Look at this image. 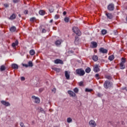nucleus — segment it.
<instances>
[{"instance_id": "f257e3e1", "label": "nucleus", "mask_w": 127, "mask_h": 127, "mask_svg": "<svg viewBox=\"0 0 127 127\" xmlns=\"http://www.w3.org/2000/svg\"><path fill=\"white\" fill-rule=\"evenodd\" d=\"M105 89H110L113 87V82L110 80H106L103 85Z\"/></svg>"}, {"instance_id": "f03ea898", "label": "nucleus", "mask_w": 127, "mask_h": 127, "mask_svg": "<svg viewBox=\"0 0 127 127\" xmlns=\"http://www.w3.org/2000/svg\"><path fill=\"white\" fill-rule=\"evenodd\" d=\"M75 73L78 76H84L85 75V70L83 68H78L76 69Z\"/></svg>"}, {"instance_id": "7ed1b4c3", "label": "nucleus", "mask_w": 127, "mask_h": 127, "mask_svg": "<svg viewBox=\"0 0 127 127\" xmlns=\"http://www.w3.org/2000/svg\"><path fill=\"white\" fill-rule=\"evenodd\" d=\"M72 30L76 35H78V36H80L81 35V31H80V30L79 28L77 27H73L72 28Z\"/></svg>"}, {"instance_id": "20e7f679", "label": "nucleus", "mask_w": 127, "mask_h": 127, "mask_svg": "<svg viewBox=\"0 0 127 127\" xmlns=\"http://www.w3.org/2000/svg\"><path fill=\"white\" fill-rule=\"evenodd\" d=\"M107 8L108 10H110V11H113L114 9H115V4L113 3H110L108 5Z\"/></svg>"}, {"instance_id": "39448f33", "label": "nucleus", "mask_w": 127, "mask_h": 127, "mask_svg": "<svg viewBox=\"0 0 127 127\" xmlns=\"http://www.w3.org/2000/svg\"><path fill=\"white\" fill-rule=\"evenodd\" d=\"M89 125L91 127H96V126H97V124L96 123L95 121L93 120H91L89 121Z\"/></svg>"}, {"instance_id": "423d86ee", "label": "nucleus", "mask_w": 127, "mask_h": 127, "mask_svg": "<svg viewBox=\"0 0 127 127\" xmlns=\"http://www.w3.org/2000/svg\"><path fill=\"white\" fill-rule=\"evenodd\" d=\"M99 52L103 54H107V53H108V50L104 48H100L99 49Z\"/></svg>"}, {"instance_id": "0eeeda50", "label": "nucleus", "mask_w": 127, "mask_h": 127, "mask_svg": "<svg viewBox=\"0 0 127 127\" xmlns=\"http://www.w3.org/2000/svg\"><path fill=\"white\" fill-rule=\"evenodd\" d=\"M32 99H33L35 100V103H36V104H39V103H40V99L38 97H36L35 96H32Z\"/></svg>"}, {"instance_id": "6e6552de", "label": "nucleus", "mask_w": 127, "mask_h": 127, "mask_svg": "<svg viewBox=\"0 0 127 127\" xmlns=\"http://www.w3.org/2000/svg\"><path fill=\"white\" fill-rule=\"evenodd\" d=\"M106 15L107 18H108V19H112L113 17H114L113 14H112L111 13L106 12Z\"/></svg>"}, {"instance_id": "1a4fd4ad", "label": "nucleus", "mask_w": 127, "mask_h": 127, "mask_svg": "<svg viewBox=\"0 0 127 127\" xmlns=\"http://www.w3.org/2000/svg\"><path fill=\"white\" fill-rule=\"evenodd\" d=\"M93 71L95 73H98V72H100V68H99V65H95L93 68Z\"/></svg>"}, {"instance_id": "9d476101", "label": "nucleus", "mask_w": 127, "mask_h": 127, "mask_svg": "<svg viewBox=\"0 0 127 127\" xmlns=\"http://www.w3.org/2000/svg\"><path fill=\"white\" fill-rule=\"evenodd\" d=\"M1 103L2 105H3L4 106H5V107H8V106H10V104L8 102H6L5 101L2 100L1 101Z\"/></svg>"}, {"instance_id": "9b49d317", "label": "nucleus", "mask_w": 127, "mask_h": 127, "mask_svg": "<svg viewBox=\"0 0 127 127\" xmlns=\"http://www.w3.org/2000/svg\"><path fill=\"white\" fill-rule=\"evenodd\" d=\"M64 75H65V77L67 80L70 79V74H69V73H68V71L65 70L64 71Z\"/></svg>"}, {"instance_id": "f8f14e48", "label": "nucleus", "mask_w": 127, "mask_h": 127, "mask_svg": "<svg viewBox=\"0 0 127 127\" xmlns=\"http://www.w3.org/2000/svg\"><path fill=\"white\" fill-rule=\"evenodd\" d=\"M67 93L68 95H70V97H76V94L71 90H68Z\"/></svg>"}, {"instance_id": "ddd939ff", "label": "nucleus", "mask_w": 127, "mask_h": 127, "mask_svg": "<svg viewBox=\"0 0 127 127\" xmlns=\"http://www.w3.org/2000/svg\"><path fill=\"white\" fill-rule=\"evenodd\" d=\"M79 42H80V40L79 39V37L78 36H75V40H74V43L76 45L77 44H79Z\"/></svg>"}, {"instance_id": "4468645a", "label": "nucleus", "mask_w": 127, "mask_h": 127, "mask_svg": "<svg viewBox=\"0 0 127 127\" xmlns=\"http://www.w3.org/2000/svg\"><path fill=\"white\" fill-rule=\"evenodd\" d=\"M55 64H64L63 61L60 59H57L55 61Z\"/></svg>"}, {"instance_id": "2eb2a0df", "label": "nucleus", "mask_w": 127, "mask_h": 127, "mask_svg": "<svg viewBox=\"0 0 127 127\" xmlns=\"http://www.w3.org/2000/svg\"><path fill=\"white\" fill-rule=\"evenodd\" d=\"M15 18H16V15L13 13L10 16L9 19H10V20H13V19H15Z\"/></svg>"}, {"instance_id": "dca6fc26", "label": "nucleus", "mask_w": 127, "mask_h": 127, "mask_svg": "<svg viewBox=\"0 0 127 127\" xmlns=\"http://www.w3.org/2000/svg\"><path fill=\"white\" fill-rule=\"evenodd\" d=\"M9 30L11 32H15V31H16V27L15 26H12L10 28Z\"/></svg>"}, {"instance_id": "f3484780", "label": "nucleus", "mask_w": 127, "mask_h": 127, "mask_svg": "<svg viewBox=\"0 0 127 127\" xmlns=\"http://www.w3.org/2000/svg\"><path fill=\"white\" fill-rule=\"evenodd\" d=\"M120 69H124L126 68V65H125V64L124 63H121L120 64Z\"/></svg>"}, {"instance_id": "a211bd4d", "label": "nucleus", "mask_w": 127, "mask_h": 127, "mask_svg": "<svg viewBox=\"0 0 127 127\" xmlns=\"http://www.w3.org/2000/svg\"><path fill=\"white\" fill-rule=\"evenodd\" d=\"M18 45V40H16L14 43L12 44V47H15V46H17Z\"/></svg>"}, {"instance_id": "6ab92c4d", "label": "nucleus", "mask_w": 127, "mask_h": 127, "mask_svg": "<svg viewBox=\"0 0 127 127\" xmlns=\"http://www.w3.org/2000/svg\"><path fill=\"white\" fill-rule=\"evenodd\" d=\"M108 59L109 60H110V61H113V60L115 59V56L111 55L109 57Z\"/></svg>"}, {"instance_id": "aec40b11", "label": "nucleus", "mask_w": 127, "mask_h": 127, "mask_svg": "<svg viewBox=\"0 0 127 127\" xmlns=\"http://www.w3.org/2000/svg\"><path fill=\"white\" fill-rule=\"evenodd\" d=\"M12 68L13 69H18V65L14 64H12Z\"/></svg>"}, {"instance_id": "412c9836", "label": "nucleus", "mask_w": 127, "mask_h": 127, "mask_svg": "<svg viewBox=\"0 0 127 127\" xmlns=\"http://www.w3.org/2000/svg\"><path fill=\"white\" fill-rule=\"evenodd\" d=\"M29 53H30V55L33 56V55L35 54V51H34V50H31L29 52Z\"/></svg>"}, {"instance_id": "4be33fe9", "label": "nucleus", "mask_w": 127, "mask_h": 127, "mask_svg": "<svg viewBox=\"0 0 127 127\" xmlns=\"http://www.w3.org/2000/svg\"><path fill=\"white\" fill-rule=\"evenodd\" d=\"M91 44L93 45V48H96L97 46H98L97 43L95 42H91Z\"/></svg>"}, {"instance_id": "5701e85b", "label": "nucleus", "mask_w": 127, "mask_h": 127, "mask_svg": "<svg viewBox=\"0 0 127 127\" xmlns=\"http://www.w3.org/2000/svg\"><path fill=\"white\" fill-rule=\"evenodd\" d=\"M39 13L40 15H44V14H45V11L41 10L39 11Z\"/></svg>"}, {"instance_id": "b1692460", "label": "nucleus", "mask_w": 127, "mask_h": 127, "mask_svg": "<svg viewBox=\"0 0 127 127\" xmlns=\"http://www.w3.org/2000/svg\"><path fill=\"white\" fill-rule=\"evenodd\" d=\"M92 60H93V61H95V62L98 61V56H93L92 57Z\"/></svg>"}, {"instance_id": "393cba45", "label": "nucleus", "mask_w": 127, "mask_h": 127, "mask_svg": "<svg viewBox=\"0 0 127 127\" xmlns=\"http://www.w3.org/2000/svg\"><path fill=\"white\" fill-rule=\"evenodd\" d=\"M55 44L57 46L60 45L61 44V41L58 40L55 42Z\"/></svg>"}, {"instance_id": "a878e982", "label": "nucleus", "mask_w": 127, "mask_h": 127, "mask_svg": "<svg viewBox=\"0 0 127 127\" xmlns=\"http://www.w3.org/2000/svg\"><path fill=\"white\" fill-rule=\"evenodd\" d=\"M73 92H74V93H75L76 94H78V93H79V89H78V88L77 87H75L73 89Z\"/></svg>"}, {"instance_id": "bb28decb", "label": "nucleus", "mask_w": 127, "mask_h": 127, "mask_svg": "<svg viewBox=\"0 0 127 127\" xmlns=\"http://www.w3.org/2000/svg\"><path fill=\"white\" fill-rule=\"evenodd\" d=\"M28 65L29 67H33V64L32 63V62L29 61L28 63Z\"/></svg>"}, {"instance_id": "cd10ccee", "label": "nucleus", "mask_w": 127, "mask_h": 127, "mask_svg": "<svg viewBox=\"0 0 127 127\" xmlns=\"http://www.w3.org/2000/svg\"><path fill=\"white\" fill-rule=\"evenodd\" d=\"M105 78L106 79H108V80H112V76L111 75H105Z\"/></svg>"}, {"instance_id": "c85d7f7f", "label": "nucleus", "mask_w": 127, "mask_h": 127, "mask_svg": "<svg viewBox=\"0 0 127 127\" xmlns=\"http://www.w3.org/2000/svg\"><path fill=\"white\" fill-rule=\"evenodd\" d=\"M101 33L103 35H105V34H107V30L103 29L101 31Z\"/></svg>"}, {"instance_id": "c756f323", "label": "nucleus", "mask_w": 127, "mask_h": 127, "mask_svg": "<svg viewBox=\"0 0 127 127\" xmlns=\"http://www.w3.org/2000/svg\"><path fill=\"white\" fill-rule=\"evenodd\" d=\"M85 72L86 73H90L91 72V68L90 67H87L85 69Z\"/></svg>"}, {"instance_id": "7c9ffc66", "label": "nucleus", "mask_w": 127, "mask_h": 127, "mask_svg": "<svg viewBox=\"0 0 127 127\" xmlns=\"http://www.w3.org/2000/svg\"><path fill=\"white\" fill-rule=\"evenodd\" d=\"M66 122L70 124V123H72V118H68L66 120Z\"/></svg>"}, {"instance_id": "2f4dec72", "label": "nucleus", "mask_w": 127, "mask_h": 127, "mask_svg": "<svg viewBox=\"0 0 127 127\" xmlns=\"http://www.w3.org/2000/svg\"><path fill=\"white\" fill-rule=\"evenodd\" d=\"M69 20H70V18L68 17H66L64 18L65 22H69Z\"/></svg>"}, {"instance_id": "473e14b6", "label": "nucleus", "mask_w": 127, "mask_h": 127, "mask_svg": "<svg viewBox=\"0 0 127 127\" xmlns=\"http://www.w3.org/2000/svg\"><path fill=\"white\" fill-rule=\"evenodd\" d=\"M36 19V18H35V17H33L30 19V21H31V22H33Z\"/></svg>"}, {"instance_id": "72a5a7b5", "label": "nucleus", "mask_w": 127, "mask_h": 127, "mask_svg": "<svg viewBox=\"0 0 127 127\" xmlns=\"http://www.w3.org/2000/svg\"><path fill=\"white\" fill-rule=\"evenodd\" d=\"M95 76L96 79H97V80L100 79V76H99V73L96 74Z\"/></svg>"}, {"instance_id": "f704fd0d", "label": "nucleus", "mask_w": 127, "mask_h": 127, "mask_svg": "<svg viewBox=\"0 0 127 127\" xmlns=\"http://www.w3.org/2000/svg\"><path fill=\"white\" fill-rule=\"evenodd\" d=\"M4 70H5V66L1 65L0 67V71H4Z\"/></svg>"}, {"instance_id": "c9c22d12", "label": "nucleus", "mask_w": 127, "mask_h": 127, "mask_svg": "<svg viewBox=\"0 0 127 127\" xmlns=\"http://www.w3.org/2000/svg\"><path fill=\"white\" fill-rule=\"evenodd\" d=\"M92 91H93V89H88V88H86L85 89V92H92Z\"/></svg>"}, {"instance_id": "e433bc0d", "label": "nucleus", "mask_w": 127, "mask_h": 127, "mask_svg": "<svg viewBox=\"0 0 127 127\" xmlns=\"http://www.w3.org/2000/svg\"><path fill=\"white\" fill-rule=\"evenodd\" d=\"M126 59H124V58H123L122 59V62H121V63H123V64H125V63H126Z\"/></svg>"}, {"instance_id": "4c0bfd02", "label": "nucleus", "mask_w": 127, "mask_h": 127, "mask_svg": "<svg viewBox=\"0 0 127 127\" xmlns=\"http://www.w3.org/2000/svg\"><path fill=\"white\" fill-rule=\"evenodd\" d=\"M40 111L41 113H44L45 114V111H44L43 108H40Z\"/></svg>"}, {"instance_id": "58836bf2", "label": "nucleus", "mask_w": 127, "mask_h": 127, "mask_svg": "<svg viewBox=\"0 0 127 127\" xmlns=\"http://www.w3.org/2000/svg\"><path fill=\"white\" fill-rule=\"evenodd\" d=\"M83 84H84V82L83 81H80L79 83V85L81 87V86H83Z\"/></svg>"}, {"instance_id": "ea45409f", "label": "nucleus", "mask_w": 127, "mask_h": 127, "mask_svg": "<svg viewBox=\"0 0 127 127\" xmlns=\"http://www.w3.org/2000/svg\"><path fill=\"white\" fill-rule=\"evenodd\" d=\"M42 33H46V30L45 29H43L42 31Z\"/></svg>"}, {"instance_id": "a19ab883", "label": "nucleus", "mask_w": 127, "mask_h": 127, "mask_svg": "<svg viewBox=\"0 0 127 127\" xmlns=\"http://www.w3.org/2000/svg\"><path fill=\"white\" fill-rule=\"evenodd\" d=\"M55 19H58L59 18V15H56L55 16Z\"/></svg>"}, {"instance_id": "79ce46f5", "label": "nucleus", "mask_w": 127, "mask_h": 127, "mask_svg": "<svg viewBox=\"0 0 127 127\" xmlns=\"http://www.w3.org/2000/svg\"><path fill=\"white\" fill-rule=\"evenodd\" d=\"M20 126L21 127H25V126H24V124H23V123H21Z\"/></svg>"}, {"instance_id": "37998d69", "label": "nucleus", "mask_w": 127, "mask_h": 127, "mask_svg": "<svg viewBox=\"0 0 127 127\" xmlns=\"http://www.w3.org/2000/svg\"><path fill=\"white\" fill-rule=\"evenodd\" d=\"M55 70L57 71V72H60V69L59 68H55Z\"/></svg>"}, {"instance_id": "c03bdc74", "label": "nucleus", "mask_w": 127, "mask_h": 127, "mask_svg": "<svg viewBox=\"0 0 127 127\" xmlns=\"http://www.w3.org/2000/svg\"><path fill=\"white\" fill-rule=\"evenodd\" d=\"M97 96H98V97H99V98H101V97H102V96H103L102 94H101V93H98V94H97Z\"/></svg>"}, {"instance_id": "a18cd8bd", "label": "nucleus", "mask_w": 127, "mask_h": 127, "mask_svg": "<svg viewBox=\"0 0 127 127\" xmlns=\"http://www.w3.org/2000/svg\"><path fill=\"white\" fill-rule=\"evenodd\" d=\"M23 66H24V67H26V68H27V67H29L28 64H23Z\"/></svg>"}, {"instance_id": "49530a36", "label": "nucleus", "mask_w": 127, "mask_h": 127, "mask_svg": "<svg viewBox=\"0 0 127 127\" xmlns=\"http://www.w3.org/2000/svg\"><path fill=\"white\" fill-rule=\"evenodd\" d=\"M24 13L25 14H27V13H28V10H25L24 11Z\"/></svg>"}, {"instance_id": "de8ad7c7", "label": "nucleus", "mask_w": 127, "mask_h": 127, "mask_svg": "<svg viewBox=\"0 0 127 127\" xmlns=\"http://www.w3.org/2000/svg\"><path fill=\"white\" fill-rule=\"evenodd\" d=\"M21 81H25V78L24 77H21Z\"/></svg>"}, {"instance_id": "09e8293b", "label": "nucleus", "mask_w": 127, "mask_h": 127, "mask_svg": "<svg viewBox=\"0 0 127 127\" xmlns=\"http://www.w3.org/2000/svg\"><path fill=\"white\" fill-rule=\"evenodd\" d=\"M13 1L15 3H16V2H18V1H19V0H13Z\"/></svg>"}, {"instance_id": "8fccbe9b", "label": "nucleus", "mask_w": 127, "mask_h": 127, "mask_svg": "<svg viewBox=\"0 0 127 127\" xmlns=\"http://www.w3.org/2000/svg\"><path fill=\"white\" fill-rule=\"evenodd\" d=\"M4 6H5V7H8L9 5L8 4H4Z\"/></svg>"}, {"instance_id": "3c124183", "label": "nucleus", "mask_w": 127, "mask_h": 127, "mask_svg": "<svg viewBox=\"0 0 127 127\" xmlns=\"http://www.w3.org/2000/svg\"><path fill=\"white\" fill-rule=\"evenodd\" d=\"M66 13H67V12H66V11H64V12H63L64 15H66Z\"/></svg>"}, {"instance_id": "603ef678", "label": "nucleus", "mask_w": 127, "mask_h": 127, "mask_svg": "<svg viewBox=\"0 0 127 127\" xmlns=\"http://www.w3.org/2000/svg\"><path fill=\"white\" fill-rule=\"evenodd\" d=\"M50 23H52V22H53V19H51V20L50 21Z\"/></svg>"}, {"instance_id": "864d4df0", "label": "nucleus", "mask_w": 127, "mask_h": 127, "mask_svg": "<svg viewBox=\"0 0 127 127\" xmlns=\"http://www.w3.org/2000/svg\"><path fill=\"white\" fill-rule=\"evenodd\" d=\"M49 10H50V11L51 12H53V10H51V9H50Z\"/></svg>"}, {"instance_id": "5fc2aeb1", "label": "nucleus", "mask_w": 127, "mask_h": 127, "mask_svg": "<svg viewBox=\"0 0 127 127\" xmlns=\"http://www.w3.org/2000/svg\"><path fill=\"white\" fill-rule=\"evenodd\" d=\"M18 16H19V17H21V15H20V14H19Z\"/></svg>"}, {"instance_id": "6e6d98bb", "label": "nucleus", "mask_w": 127, "mask_h": 127, "mask_svg": "<svg viewBox=\"0 0 127 127\" xmlns=\"http://www.w3.org/2000/svg\"><path fill=\"white\" fill-rule=\"evenodd\" d=\"M117 34H118V32H116V33H115V35H117Z\"/></svg>"}, {"instance_id": "4d7b16f0", "label": "nucleus", "mask_w": 127, "mask_h": 127, "mask_svg": "<svg viewBox=\"0 0 127 127\" xmlns=\"http://www.w3.org/2000/svg\"><path fill=\"white\" fill-rule=\"evenodd\" d=\"M110 123H111V122H109Z\"/></svg>"}, {"instance_id": "13d9d810", "label": "nucleus", "mask_w": 127, "mask_h": 127, "mask_svg": "<svg viewBox=\"0 0 127 127\" xmlns=\"http://www.w3.org/2000/svg\"><path fill=\"white\" fill-rule=\"evenodd\" d=\"M55 90H56V88H55Z\"/></svg>"}]
</instances>
